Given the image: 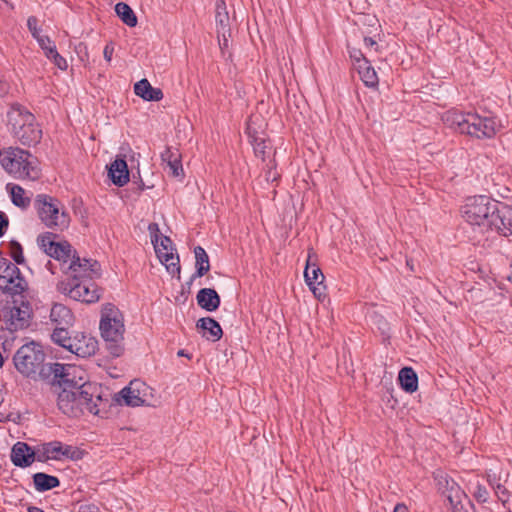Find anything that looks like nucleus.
<instances>
[{
    "label": "nucleus",
    "mask_w": 512,
    "mask_h": 512,
    "mask_svg": "<svg viewBox=\"0 0 512 512\" xmlns=\"http://www.w3.org/2000/svg\"><path fill=\"white\" fill-rule=\"evenodd\" d=\"M461 215L467 223L478 226L482 232L496 231L505 237L512 235L510 209L500 207L498 202L488 196L467 198L461 207Z\"/></svg>",
    "instance_id": "obj_1"
},
{
    "label": "nucleus",
    "mask_w": 512,
    "mask_h": 512,
    "mask_svg": "<svg viewBox=\"0 0 512 512\" xmlns=\"http://www.w3.org/2000/svg\"><path fill=\"white\" fill-rule=\"evenodd\" d=\"M55 393L58 409L68 417H79L86 412L97 415L103 404L100 388L92 383H83L74 388H61L55 390Z\"/></svg>",
    "instance_id": "obj_2"
},
{
    "label": "nucleus",
    "mask_w": 512,
    "mask_h": 512,
    "mask_svg": "<svg viewBox=\"0 0 512 512\" xmlns=\"http://www.w3.org/2000/svg\"><path fill=\"white\" fill-rule=\"evenodd\" d=\"M442 120L450 128L479 139L491 138L498 130V125L493 117H482L473 112L449 110L443 114Z\"/></svg>",
    "instance_id": "obj_3"
},
{
    "label": "nucleus",
    "mask_w": 512,
    "mask_h": 512,
    "mask_svg": "<svg viewBox=\"0 0 512 512\" xmlns=\"http://www.w3.org/2000/svg\"><path fill=\"white\" fill-rule=\"evenodd\" d=\"M0 165L14 179L36 180L40 177L38 160L29 151L21 148L3 149L0 153Z\"/></svg>",
    "instance_id": "obj_4"
},
{
    "label": "nucleus",
    "mask_w": 512,
    "mask_h": 512,
    "mask_svg": "<svg viewBox=\"0 0 512 512\" xmlns=\"http://www.w3.org/2000/svg\"><path fill=\"white\" fill-rule=\"evenodd\" d=\"M10 132L23 145L31 146L40 142L42 130L35 116L20 104L11 105L7 112Z\"/></svg>",
    "instance_id": "obj_5"
},
{
    "label": "nucleus",
    "mask_w": 512,
    "mask_h": 512,
    "mask_svg": "<svg viewBox=\"0 0 512 512\" xmlns=\"http://www.w3.org/2000/svg\"><path fill=\"white\" fill-rule=\"evenodd\" d=\"M99 328L109 353L113 357L121 356L125 350V326L123 315L117 307L107 304L103 308Z\"/></svg>",
    "instance_id": "obj_6"
},
{
    "label": "nucleus",
    "mask_w": 512,
    "mask_h": 512,
    "mask_svg": "<svg viewBox=\"0 0 512 512\" xmlns=\"http://www.w3.org/2000/svg\"><path fill=\"white\" fill-rule=\"evenodd\" d=\"M34 206L38 217L47 228L63 231L69 226L70 217L58 199L47 194H38Z\"/></svg>",
    "instance_id": "obj_7"
},
{
    "label": "nucleus",
    "mask_w": 512,
    "mask_h": 512,
    "mask_svg": "<svg viewBox=\"0 0 512 512\" xmlns=\"http://www.w3.org/2000/svg\"><path fill=\"white\" fill-rule=\"evenodd\" d=\"M44 361L45 353L42 346L35 342L21 346L13 357L15 368L26 377H32L40 372Z\"/></svg>",
    "instance_id": "obj_8"
},
{
    "label": "nucleus",
    "mask_w": 512,
    "mask_h": 512,
    "mask_svg": "<svg viewBox=\"0 0 512 512\" xmlns=\"http://www.w3.org/2000/svg\"><path fill=\"white\" fill-rule=\"evenodd\" d=\"M148 231L151 235V242L154 245L159 260L166 266L170 274H177L179 276L181 270L179 256L175 255L173 252L172 240L167 236L160 235L157 223H150Z\"/></svg>",
    "instance_id": "obj_9"
},
{
    "label": "nucleus",
    "mask_w": 512,
    "mask_h": 512,
    "mask_svg": "<svg viewBox=\"0 0 512 512\" xmlns=\"http://www.w3.org/2000/svg\"><path fill=\"white\" fill-rule=\"evenodd\" d=\"M59 290L71 299L87 304L95 303L100 299L101 290L93 280H67L59 283Z\"/></svg>",
    "instance_id": "obj_10"
},
{
    "label": "nucleus",
    "mask_w": 512,
    "mask_h": 512,
    "mask_svg": "<svg viewBox=\"0 0 512 512\" xmlns=\"http://www.w3.org/2000/svg\"><path fill=\"white\" fill-rule=\"evenodd\" d=\"M56 237V234L47 232L37 237V243L46 255L61 263V268L64 271V268L76 255V251L67 241L56 242Z\"/></svg>",
    "instance_id": "obj_11"
},
{
    "label": "nucleus",
    "mask_w": 512,
    "mask_h": 512,
    "mask_svg": "<svg viewBox=\"0 0 512 512\" xmlns=\"http://www.w3.org/2000/svg\"><path fill=\"white\" fill-rule=\"evenodd\" d=\"M38 462H47L48 460L62 461V460H81L84 456V451L78 447L63 444L60 441H51L43 443L38 447Z\"/></svg>",
    "instance_id": "obj_12"
},
{
    "label": "nucleus",
    "mask_w": 512,
    "mask_h": 512,
    "mask_svg": "<svg viewBox=\"0 0 512 512\" xmlns=\"http://www.w3.org/2000/svg\"><path fill=\"white\" fill-rule=\"evenodd\" d=\"M119 395L128 406L153 405V389L138 379L131 381L127 387L120 391Z\"/></svg>",
    "instance_id": "obj_13"
},
{
    "label": "nucleus",
    "mask_w": 512,
    "mask_h": 512,
    "mask_svg": "<svg viewBox=\"0 0 512 512\" xmlns=\"http://www.w3.org/2000/svg\"><path fill=\"white\" fill-rule=\"evenodd\" d=\"M63 272L67 275V280H94L100 277L101 266L96 260L80 258L76 254Z\"/></svg>",
    "instance_id": "obj_14"
},
{
    "label": "nucleus",
    "mask_w": 512,
    "mask_h": 512,
    "mask_svg": "<svg viewBox=\"0 0 512 512\" xmlns=\"http://www.w3.org/2000/svg\"><path fill=\"white\" fill-rule=\"evenodd\" d=\"M26 286L27 283L15 264L9 263L0 273V289L3 292L18 295L26 289Z\"/></svg>",
    "instance_id": "obj_15"
},
{
    "label": "nucleus",
    "mask_w": 512,
    "mask_h": 512,
    "mask_svg": "<svg viewBox=\"0 0 512 512\" xmlns=\"http://www.w3.org/2000/svg\"><path fill=\"white\" fill-rule=\"evenodd\" d=\"M83 374L84 372L79 370L77 367L72 365H64L55 363L53 368L54 377L58 378V385H54V389L58 390L61 388H74L81 386L84 382L82 375H79L76 380L77 373Z\"/></svg>",
    "instance_id": "obj_16"
},
{
    "label": "nucleus",
    "mask_w": 512,
    "mask_h": 512,
    "mask_svg": "<svg viewBox=\"0 0 512 512\" xmlns=\"http://www.w3.org/2000/svg\"><path fill=\"white\" fill-rule=\"evenodd\" d=\"M32 309L29 302L21 301L19 305H13L9 310L6 324L10 331H17L29 325Z\"/></svg>",
    "instance_id": "obj_17"
},
{
    "label": "nucleus",
    "mask_w": 512,
    "mask_h": 512,
    "mask_svg": "<svg viewBox=\"0 0 512 512\" xmlns=\"http://www.w3.org/2000/svg\"><path fill=\"white\" fill-rule=\"evenodd\" d=\"M10 458L15 466L27 468L38 461V448L33 449L25 442H17L12 447Z\"/></svg>",
    "instance_id": "obj_18"
},
{
    "label": "nucleus",
    "mask_w": 512,
    "mask_h": 512,
    "mask_svg": "<svg viewBox=\"0 0 512 512\" xmlns=\"http://www.w3.org/2000/svg\"><path fill=\"white\" fill-rule=\"evenodd\" d=\"M73 343V354L82 358L94 355L98 348V341L94 337L84 333H77L74 336Z\"/></svg>",
    "instance_id": "obj_19"
},
{
    "label": "nucleus",
    "mask_w": 512,
    "mask_h": 512,
    "mask_svg": "<svg viewBox=\"0 0 512 512\" xmlns=\"http://www.w3.org/2000/svg\"><path fill=\"white\" fill-rule=\"evenodd\" d=\"M438 490L447 498L448 501L452 499L457 500L462 496V489L460 486L447 474L439 471L435 474Z\"/></svg>",
    "instance_id": "obj_20"
},
{
    "label": "nucleus",
    "mask_w": 512,
    "mask_h": 512,
    "mask_svg": "<svg viewBox=\"0 0 512 512\" xmlns=\"http://www.w3.org/2000/svg\"><path fill=\"white\" fill-rule=\"evenodd\" d=\"M196 328L204 338L212 342L220 340L223 335L220 324L211 317L200 318L196 323Z\"/></svg>",
    "instance_id": "obj_21"
},
{
    "label": "nucleus",
    "mask_w": 512,
    "mask_h": 512,
    "mask_svg": "<svg viewBox=\"0 0 512 512\" xmlns=\"http://www.w3.org/2000/svg\"><path fill=\"white\" fill-rule=\"evenodd\" d=\"M108 174L111 178V181L122 187L129 181V170L125 159L117 157L109 167Z\"/></svg>",
    "instance_id": "obj_22"
},
{
    "label": "nucleus",
    "mask_w": 512,
    "mask_h": 512,
    "mask_svg": "<svg viewBox=\"0 0 512 512\" xmlns=\"http://www.w3.org/2000/svg\"><path fill=\"white\" fill-rule=\"evenodd\" d=\"M197 304L208 312L217 310L221 299L216 290L212 288H202L196 295Z\"/></svg>",
    "instance_id": "obj_23"
},
{
    "label": "nucleus",
    "mask_w": 512,
    "mask_h": 512,
    "mask_svg": "<svg viewBox=\"0 0 512 512\" xmlns=\"http://www.w3.org/2000/svg\"><path fill=\"white\" fill-rule=\"evenodd\" d=\"M50 320L55 327H69L73 324L74 316L68 307L56 303L51 308Z\"/></svg>",
    "instance_id": "obj_24"
},
{
    "label": "nucleus",
    "mask_w": 512,
    "mask_h": 512,
    "mask_svg": "<svg viewBox=\"0 0 512 512\" xmlns=\"http://www.w3.org/2000/svg\"><path fill=\"white\" fill-rule=\"evenodd\" d=\"M134 92L146 101H160L163 98L162 90L152 87L147 79L138 81L134 85Z\"/></svg>",
    "instance_id": "obj_25"
},
{
    "label": "nucleus",
    "mask_w": 512,
    "mask_h": 512,
    "mask_svg": "<svg viewBox=\"0 0 512 512\" xmlns=\"http://www.w3.org/2000/svg\"><path fill=\"white\" fill-rule=\"evenodd\" d=\"M161 160L164 163H167V166L170 169V174L173 177H179L183 174L181 155L178 150H172V148L166 147V149L161 153Z\"/></svg>",
    "instance_id": "obj_26"
},
{
    "label": "nucleus",
    "mask_w": 512,
    "mask_h": 512,
    "mask_svg": "<svg viewBox=\"0 0 512 512\" xmlns=\"http://www.w3.org/2000/svg\"><path fill=\"white\" fill-rule=\"evenodd\" d=\"M194 254L196 271L191 277V282L198 277H203L210 270L209 256L205 249L201 246H196Z\"/></svg>",
    "instance_id": "obj_27"
},
{
    "label": "nucleus",
    "mask_w": 512,
    "mask_h": 512,
    "mask_svg": "<svg viewBox=\"0 0 512 512\" xmlns=\"http://www.w3.org/2000/svg\"><path fill=\"white\" fill-rule=\"evenodd\" d=\"M7 191L10 194L12 203L22 209H26L30 206L31 198L27 195V192L18 184L9 183L6 186Z\"/></svg>",
    "instance_id": "obj_28"
},
{
    "label": "nucleus",
    "mask_w": 512,
    "mask_h": 512,
    "mask_svg": "<svg viewBox=\"0 0 512 512\" xmlns=\"http://www.w3.org/2000/svg\"><path fill=\"white\" fill-rule=\"evenodd\" d=\"M398 380L402 389L413 393L418 389V376L411 367H404L399 371Z\"/></svg>",
    "instance_id": "obj_29"
},
{
    "label": "nucleus",
    "mask_w": 512,
    "mask_h": 512,
    "mask_svg": "<svg viewBox=\"0 0 512 512\" xmlns=\"http://www.w3.org/2000/svg\"><path fill=\"white\" fill-rule=\"evenodd\" d=\"M34 488L38 492H45L60 485V480L53 475L38 472L33 475Z\"/></svg>",
    "instance_id": "obj_30"
},
{
    "label": "nucleus",
    "mask_w": 512,
    "mask_h": 512,
    "mask_svg": "<svg viewBox=\"0 0 512 512\" xmlns=\"http://www.w3.org/2000/svg\"><path fill=\"white\" fill-rule=\"evenodd\" d=\"M356 70L367 87L376 88L378 86L379 79L377 73L369 61H362L361 65L356 66Z\"/></svg>",
    "instance_id": "obj_31"
},
{
    "label": "nucleus",
    "mask_w": 512,
    "mask_h": 512,
    "mask_svg": "<svg viewBox=\"0 0 512 512\" xmlns=\"http://www.w3.org/2000/svg\"><path fill=\"white\" fill-rule=\"evenodd\" d=\"M304 277L307 285L309 287L315 285H322L324 280V275L321 269L316 264H311V254H309L307 259V264L304 271Z\"/></svg>",
    "instance_id": "obj_32"
},
{
    "label": "nucleus",
    "mask_w": 512,
    "mask_h": 512,
    "mask_svg": "<svg viewBox=\"0 0 512 512\" xmlns=\"http://www.w3.org/2000/svg\"><path fill=\"white\" fill-rule=\"evenodd\" d=\"M215 21L217 25L218 34L221 33L223 36H225V33L229 26V16L226 10L225 2L222 0L216 3Z\"/></svg>",
    "instance_id": "obj_33"
},
{
    "label": "nucleus",
    "mask_w": 512,
    "mask_h": 512,
    "mask_svg": "<svg viewBox=\"0 0 512 512\" xmlns=\"http://www.w3.org/2000/svg\"><path fill=\"white\" fill-rule=\"evenodd\" d=\"M115 12L117 16L129 27H135L137 25V17L132 8L124 3L119 2L115 5Z\"/></svg>",
    "instance_id": "obj_34"
},
{
    "label": "nucleus",
    "mask_w": 512,
    "mask_h": 512,
    "mask_svg": "<svg viewBox=\"0 0 512 512\" xmlns=\"http://www.w3.org/2000/svg\"><path fill=\"white\" fill-rule=\"evenodd\" d=\"M451 509L453 512H473V506L464 491H462V496L458 497L457 500L452 499L449 501Z\"/></svg>",
    "instance_id": "obj_35"
},
{
    "label": "nucleus",
    "mask_w": 512,
    "mask_h": 512,
    "mask_svg": "<svg viewBox=\"0 0 512 512\" xmlns=\"http://www.w3.org/2000/svg\"><path fill=\"white\" fill-rule=\"evenodd\" d=\"M68 327H55L53 333L51 334L52 341L59 345L65 346V342H67V337L69 336V332L67 330Z\"/></svg>",
    "instance_id": "obj_36"
},
{
    "label": "nucleus",
    "mask_w": 512,
    "mask_h": 512,
    "mask_svg": "<svg viewBox=\"0 0 512 512\" xmlns=\"http://www.w3.org/2000/svg\"><path fill=\"white\" fill-rule=\"evenodd\" d=\"M47 58L52 60L59 69L65 70L67 68L66 59L58 53L57 49L50 48L47 53Z\"/></svg>",
    "instance_id": "obj_37"
},
{
    "label": "nucleus",
    "mask_w": 512,
    "mask_h": 512,
    "mask_svg": "<svg viewBox=\"0 0 512 512\" xmlns=\"http://www.w3.org/2000/svg\"><path fill=\"white\" fill-rule=\"evenodd\" d=\"M11 257L17 264H22L24 262L23 250L22 246L16 242L12 241L11 244Z\"/></svg>",
    "instance_id": "obj_38"
},
{
    "label": "nucleus",
    "mask_w": 512,
    "mask_h": 512,
    "mask_svg": "<svg viewBox=\"0 0 512 512\" xmlns=\"http://www.w3.org/2000/svg\"><path fill=\"white\" fill-rule=\"evenodd\" d=\"M27 27L32 34L33 38L38 39L42 35L38 28V19L35 16H30L27 20Z\"/></svg>",
    "instance_id": "obj_39"
},
{
    "label": "nucleus",
    "mask_w": 512,
    "mask_h": 512,
    "mask_svg": "<svg viewBox=\"0 0 512 512\" xmlns=\"http://www.w3.org/2000/svg\"><path fill=\"white\" fill-rule=\"evenodd\" d=\"M36 40H37L39 46L44 51L46 57H47V53H48L50 48L51 49H56V46L53 43V41L48 36H46V35H42L41 37H39Z\"/></svg>",
    "instance_id": "obj_40"
},
{
    "label": "nucleus",
    "mask_w": 512,
    "mask_h": 512,
    "mask_svg": "<svg viewBox=\"0 0 512 512\" xmlns=\"http://www.w3.org/2000/svg\"><path fill=\"white\" fill-rule=\"evenodd\" d=\"M494 492L498 499L505 504L509 499V492L508 490L501 484L496 483V486H494Z\"/></svg>",
    "instance_id": "obj_41"
},
{
    "label": "nucleus",
    "mask_w": 512,
    "mask_h": 512,
    "mask_svg": "<svg viewBox=\"0 0 512 512\" xmlns=\"http://www.w3.org/2000/svg\"><path fill=\"white\" fill-rule=\"evenodd\" d=\"M254 153L257 157L261 158L262 160L265 159V150L267 148V145L264 140L258 141L257 138L254 140Z\"/></svg>",
    "instance_id": "obj_42"
},
{
    "label": "nucleus",
    "mask_w": 512,
    "mask_h": 512,
    "mask_svg": "<svg viewBox=\"0 0 512 512\" xmlns=\"http://www.w3.org/2000/svg\"><path fill=\"white\" fill-rule=\"evenodd\" d=\"M474 497L479 501V502H482V503H485L487 502L488 500V497H489V493L487 491V489L482 486V485H477L476 486V489L474 491Z\"/></svg>",
    "instance_id": "obj_43"
},
{
    "label": "nucleus",
    "mask_w": 512,
    "mask_h": 512,
    "mask_svg": "<svg viewBox=\"0 0 512 512\" xmlns=\"http://www.w3.org/2000/svg\"><path fill=\"white\" fill-rule=\"evenodd\" d=\"M350 57L354 61V66L361 65L362 61H368L359 49L350 50Z\"/></svg>",
    "instance_id": "obj_44"
},
{
    "label": "nucleus",
    "mask_w": 512,
    "mask_h": 512,
    "mask_svg": "<svg viewBox=\"0 0 512 512\" xmlns=\"http://www.w3.org/2000/svg\"><path fill=\"white\" fill-rule=\"evenodd\" d=\"M113 52H114L113 44L111 42L106 44V46L104 47V50H103V55H104V58L106 61H108V62L111 61Z\"/></svg>",
    "instance_id": "obj_45"
},
{
    "label": "nucleus",
    "mask_w": 512,
    "mask_h": 512,
    "mask_svg": "<svg viewBox=\"0 0 512 512\" xmlns=\"http://www.w3.org/2000/svg\"><path fill=\"white\" fill-rule=\"evenodd\" d=\"M310 289L313 292L314 296L317 297L318 299L325 297V293H324L325 287L324 286L315 285V286L310 287Z\"/></svg>",
    "instance_id": "obj_46"
},
{
    "label": "nucleus",
    "mask_w": 512,
    "mask_h": 512,
    "mask_svg": "<svg viewBox=\"0 0 512 512\" xmlns=\"http://www.w3.org/2000/svg\"><path fill=\"white\" fill-rule=\"evenodd\" d=\"M78 512H99V509L94 504H81Z\"/></svg>",
    "instance_id": "obj_47"
},
{
    "label": "nucleus",
    "mask_w": 512,
    "mask_h": 512,
    "mask_svg": "<svg viewBox=\"0 0 512 512\" xmlns=\"http://www.w3.org/2000/svg\"><path fill=\"white\" fill-rule=\"evenodd\" d=\"M73 340H74V336H68L67 337V342H65V346H62L63 348L67 349L69 352L73 353L74 351V343H73Z\"/></svg>",
    "instance_id": "obj_48"
},
{
    "label": "nucleus",
    "mask_w": 512,
    "mask_h": 512,
    "mask_svg": "<svg viewBox=\"0 0 512 512\" xmlns=\"http://www.w3.org/2000/svg\"><path fill=\"white\" fill-rule=\"evenodd\" d=\"M8 226V220L3 216L0 215V237L4 235L5 228Z\"/></svg>",
    "instance_id": "obj_49"
},
{
    "label": "nucleus",
    "mask_w": 512,
    "mask_h": 512,
    "mask_svg": "<svg viewBox=\"0 0 512 512\" xmlns=\"http://www.w3.org/2000/svg\"><path fill=\"white\" fill-rule=\"evenodd\" d=\"M488 483L494 490V486H496V483H500V479H498L495 474L494 475L489 474L488 475Z\"/></svg>",
    "instance_id": "obj_50"
},
{
    "label": "nucleus",
    "mask_w": 512,
    "mask_h": 512,
    "mask_svg": "<svg viewBox=\"0 0 512 512\" xmlns=\"http://www.w3.org/2000/svg\"><path fill=\"white\" fill-rule=\"evenodd\" d=\"M364 44L366 47H373L377 45L376 41L371 37H365Z\"/></svg>",
    "instance_id": "obj_51"
},
{
    "label": "nucleus",
    "mask_w": 512,
    "mask_h": 512,
    "mask_svg": "<svg viewBox=\"0 0 512 512\" xmlns=\"http://www.w3.org/2000/svg\"><path fill=\"white\" fill-rule=\"evenodd\" d=\"M393 512H407V507L404 504H402V503H398L394 507Z\"/></svg>",
    "instance_id": "obj_52"
},
{
    "label": "nucleus",
    "mask_w": 512,
    "mask_h": 512,
    "mask_svg": "<svg viewBox=\"0 0 512 512\" xmlns=\"http://www.w3.org/2000/svg\"><path fill=\"white\" fill-rule=\"evenodd\" d=\"M29 512H44V511L39 508L33 507V508L29 509Z\"/></svg>",
    "instance_id": "obj_53"
},
{
    "label": "nucleus",
    "mask_w": 512,
    "mask_h": 512,
    "mask_svg": "<svg viewBox=\"0 0 512 512\" xmlns=\"http://www.w3.org/2000/svg\"><path fill=\"white\" fill-rule=\"evenodd\" d=\"M407 265L410 267V270H413L412 264L407 260Z\"/></svg>",
    "instance_id": "obj_54"
},
{
    "label": "nucleus",
    "mask_w": 512,
    "mask_h": 512,
    "mask_svg": "<svg viewBox=\"0 0 512 512\" xmlns=\"http://www.w3.org/2000/svg\"><path fill=\"white\" fill-rule=\"evenodd\" d=\"M407 265L410 267V270H413L412 264L407 260Z\"/></svg>",
    "instance_id": "obj_55"
},
{
    "label": "nucleus",
    "mask_w": 512,
    "mask_h": 512,
    "mask_svg": "<svg viewBox=\"0 0 512 512\" xmlns=\"http://www.w3.org/2000/svg\"><path fill=\"white\" fill-rule=\"evenodd\" d=\"M407 265L410 267V270H413L412 264L407 260Z\"/></svg>",
    "instance_id": "obj_56"
},
{
    "label": "nucleus",
    "mask_w": 512,
    "mask_h": 512,
    "mask_svg": "<svg viewBox=\"0 0 512 512\" xmlns=\"http://www.w3.org/2000/svg\"><path fill=\"white\" fill-rule=\"evenodd\" d=\"M178 355L183 356V355H184V351H183V350H180V351L178 352Z\"/></svg>",
    "instance_id": "obj_57"
},
{
    "label": "nucleus",
    "mask_w": 512,
    "mask_h": 512,
    "mask_svg": "<svg viewBox=\"0 0 512 512\" xmlns=\"http://www.w3.org/2000/svg\"><path fill=\"white\" fill-rule=\"evenodd\" d=\"M2 152V150H0V153Z\"/></svg>",
    "instance_id": "obj_58"
}]
</instances>
